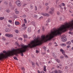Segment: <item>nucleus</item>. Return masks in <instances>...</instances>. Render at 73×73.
<instances>
[{"mask_svg":"<svg viewBox=\"0 0 73 73\" xmlns=\"http://www.w3.org/2000/svg\"><path fill=\"white\" fill-rule=\"evenodd\" d=\"M36 52L37 53H38V50H36Z\"/></svg>","mask_w":73,"mask_h":73,"instance_id":"obj_53","label":"nucleus"},{"mask_svg":"<svg viewBox=\"0 0 73 73\" xmlns=\"http://www.w3.org/2000/svg\"><path fill=\"white\" fill-rule=\"evenodd\" d=\"M23 36L25 38H27L28 37V36H27V35H23Z\"/></svg>","mask_w":73,"mask_h":73,"instance_id":"obj_18","label":"nucleus"},{"mask_svg":"<svg viewBox=\"0 0 73 73\" xmlns=\"http://www.w3.org/2000/svg\"><path fill=\"white\" fill-rule=\"evenodd\" d=\"M60 51L61 52H62V53L63 54V55H64V57H66V58H68V56L65 54V51H64V50L62 49H61L60 50Z\"/></svg>","mask_w":73,"mask_h":73,"instance_id":"obj_4","label":"nucleus"},{"mask_svg":"<svg viewBox=\"0 0 73 73\" xmlns=\"http://www.w3.org/2000/svg\"><path fill=\"white\" fill-rule=\"evenodd\" d=\"M69 34H71V35H73V33H72L71 32H69Z\"/></svg>","mask_w":73,"mask_h":73,"instance_id":"obj_43","label":"nucleus"},{"mask_svg":"<svg viewBox=\"0 0 73 73\" xmlns=\"http://www.w3.org/2000/svg\"><path fill=\"white\" fill-rule=\"evenodd\" d=\"M47 52H49V50H47Z\"/></svg>","mask_w":73,"mask_h":73,"instance_id":"obj_63","label":"nucleus"},{"mask_svg":"<svg viewBox=\"0 0 73 73\" xmlns=\"http://www.w3.org/2000/svg\"><path fill=\"white\" fill-rule=\"evenodd\" d=\"M57 14L58 15H60V12L58 11H57Z\"/></svg>","mask_w":73,"mask_h":73,"instance_id":"obj_39","label":"nucleus"},{"mask_svg":"<svg viewBox=\"0 0 73 73\" xmlns=\"http://www.w3.org/2000/svg\"><path fill=\"white\" fill-rule=\"evenodd\" d=\"M58 72L59 73H62V71H61L60 70H58Z\"/></svg>","mask_w":73,"mask_h":73,"instance_id":"obj_30","label":"nucleus"},{"mask_svg":"<svg viewBox=\"0 0 73 73\" xmlns=\"http://www.w3.org/2000/svg\"><path fill=\"white\" fill-rule=\"evenodd\" d=\"M8 22H9V23H12V21L9 20L8 21Z\"/></svg>","mask_w":73,"mask_h":73,"instance_id":"obj_37","label":"nucleus"},{"mask_svg":"<svg viewBox=\"0 0 73 73\" xmlns=\"http://www.w3.org/2000/svg\"><path fill=\"white\" fill-rule=\"evenodd\" d=\"M40 30H38V33H40Z\"/></svg>","mask_w":73,"mask_h":73,"instance_id":"obj_52","label":"nucleus"},{"mask_svg":"<svg viewBox=\"0 0 73 73\" xmlns=\"http://www.w3.org/2000/svg\"><path fill=\"white\" fill-rule=\"evenodd\" d=\"M10 51H11V50L7 52H6V51H3V53H5V54L3 53H1L0 54V60H3L4 58H7L8 57H9V56H7V57H6L8 55L7 53H9V52H10Z\"/></svg>","mask_w":73,"mask_h":73,"instance_id":"obj_2","label":"nucleus"},{"mask_svg":"<svg viewBox=\"0 0 73 73\" xmlns=\"http://www.w3.org/2000/svg\"><path fill=\"white\" fill-rule=\"evenodd\" d=\"M24 21L25 24H27V20H26V19H24Z\"/></svg>","mask_w":73,"mask_h":73,"instance_id":"obj_23","label":"nucleus"},{"mask_svg":"<svg viewBox=\"0 0 73 73\" xmlns=\"http://www.w3.org/2000/svg\"><path fill=\"white\" fill-rule=\"evenodd\" d=\"M54 71H53L52 72H51V73H54Z\"/></svg>","mask_w":73,"mask_h":73,"instance_id":"obj_64","label":"nucleus"},{"mask_svg":"<svg viewBox=\"0 0 73 73\" xmlns=\"http://www.w3.org/2000/svg\"><path fill=\"white\" fill-rule=\"evenodd\" d=\"M15 45H16L17 46H18V47H20V46L19 45V43H18L17 42H15Z\"/></svg>","mask_w":73,"mask_h":73,"instance_id":"obj_12","label":"nucleus"},{"mask_svg":"<svg viewBox=\"0 0 73 73\" xmlns=\"http://www.w3.org/2000/svg\"><path fill=\"white\" fill-rule=\"evenodd\" d=\"M62 6H65V5L64 3H62Z\"/></svg>","mask_w":73,"mask_h":73,"instance_id":"obj_42","label":"nucleus"},{"mask_svg":"<svg viewBox=\"0 0 73 73\" xmlns=\"http://www.w3.org/2000/svg\"><path fill=\"white\" fill-rule=\"evenodd\" d=\"M46 16H47V17L48 16H49V14L47 13L46 14Z\"/></svg>","mask_w":73,"mask_h":73,"instance_id":"obj_36","label":"nucleus"},{"mask_svg":"<svg viewBox=\"0 0 73 73\" xmlns=\"http://www.w3.org/2000/svg\"><path fill=\"white\" fill-rule=\"evenodd\" d=\"M3 1V0H0V3Z\"/></svg>","mask_w":73,"mask_h":73,"instance_id":"obj_59","label":"nucleus"},{"mask_svg":"<svg viewBox=\"0 0 73 73\" xmlns=\"http://www.w3.org/2000/svg\"><path fill=\"white\" fill-rule=\"evenodd\" d=\"M53 56H54V58H56V56H55V55H54Z\"/></svg>","mask_w":73,"mask_h":73,"instance_id":"obj_55","label":"nucleus"},{"mask_svg":"<svg viewBox=\"0 0 73 73\" xmlns=\"http://www.w3.org/2000/svg\"><path fill=\"white\" fill-rule=\"evenodd\" d=\"M2 40H3V41H5V38H4V37H3L2 38Z\"/></svg>","mask_w":73,"mask_h":73,"instance_id":"obj_41","label":"nucleus"},{"mask_svg":"<svg viewBox=\"0 0 73 73\" xmlns=\"http://www.w3.org/2000/svg\"><path fill=\"white\" fill-rule=\"evenodd\" d=\"M6 12H7V13H9V12H10V11H9V10L8 9L6 10Z\"/></svg>","mask_w":73,"mask_h":73,"instance_id":"obj_25","label":"nucleus"},{"mask_svg":"<svg viewBox=\"0 0 73 73\" xmlns=\"http://www.w3.org/2000/svg\"><path fill=\"white\" fill-rule=\"evenodd\" d=\"M50 10L51 11H54V8L53 7H52L50 9Z\"/></svg>","mask_w":73,"mask_h":73,"instance_id":"obj_11","label":"nucleus"},{"mask_svg":"<svg viewBox=\"0 0 73 73\" xmlns=\"http://www.w3.org/2000/svg\"><path fill=\"white\" fill-rule=\"evenodd\" d=\"M44 70L45 72H46V66H44Z\"/></svg>","mask_w":73,"mask_h":73,"instance_id":"obj_14","label":"nucleus"},{"mask_svg":"<svg viewBox=\"0 0 73 73\" xmlns=\"http://www.w3.org/2000/svg\"><path fill=\"white\" fill-rule=\"evenodd\" d=\"M62 17H60V18L59 20H60V21H62Z\"/></svg>","mask_w":73,"mask_h":73,"instance_id":"obj_40","label":"nucleus"},{"mask_svg":"<svg viewBox=\"0 0 73 73\" xmlns=\"http://www.w3.org/2000/svg\"><path fill=\"white\" fill-rule=\"evenodd\" d=\"M70 46L69 45H68L67 46V48H70Z\"/></svg>","mask_w":73,"mask_h":73,"instance_id":"obj_44","label":"nucleus"},{"mask_svg":"<svg viewBox=\"0 0 73 73\" xmlns=\"http://www.w3.org/2000/svg\"><path fill=\"white\" fill-rule=\"evenodd\" d=\"M38 73H42L41 71V72H40V71H39V70H38Z\"/></svg>","mask_w":73,"mask_h":73,"instance_id":"obj_48","label":"nucleus"},{"mask_svg":"<svg viewBox=\"0 0 73 73\" xmlns=\"http://www.w3.org/2000/svg\"><path fill=\"white\" fill-rule=\"evenodd\" d=\"M71 42H72L73 43V39L72 40H71Z\"/></svg>","mask_w":73,"mask_h":73,"instance_id":"obj_56","label":"nucleus"},{"mask_svg":"<svg viewBox=\"0 0 73 73\" xmlns=\"http://www.w3.org/2000/svg\"><path fill=\"white\" fill-rule=\"evenodd\" d=\"M36 37V35H34V37H33V38H34V39H35V37Z\"/></svg>","mask_w":73,"mask_h":73,"instance_id":"obj_50","label":"nucleus"},{"mask_svg":"<svg viewBox=\"0 0 73 73\" xmlns=\"http://www.w3.org/2000/svg\"><path fill=\"white\" fill-rule=\"evenodd\" d=\"M59 7H61V5H59Z\"/></svg>","mask_w":73,"mask_h":73,"instance_id":"obj_61","label":"nucleus"},{"mask_svg":"<svg viewBox=\"0 0 73 73\" xmlns=\"http://www.w3.org/2000/svg\"><path fill=\"white\" fill-rule=\"evenodd\" d=\"M55 73H58V71L57 70H55L54 71Z\"/></svg>","mask_w":73,"mask_h":73,"instance_id":"obj_35","label":"nucleus"},{"mask_svg":"<svg viewBox=\"0 0 73 73\" xmlns=\"http://www.w3.org/2000/svg\"><path fill=\"white\" fill-rule=\"evenodd\" d=\"M41 72H42V73H45V72H44L43 71H41Z\"/></svg>","mask_w":73,"mask_h":73,"instance_id":"obj_57","label":"nucleus"},{"mask_svg":"<svg viewBox=\"0 0 73 73\" xmlns=\"http://www.w3.org/2000/svg\"><path fill=\"white\" fill-rule=\"evenodd\" d=\"M67 68H68V67H67V66H66L65 67V69H67Z\"/></svg>","mask_w":73,"mask_h":73,"instance_id":"obj_54","label":"nucleus"},{"mask_svg":"<svg viewBox=\"0 0 73 73\" xmlns=\"http://www.w3.org/2000/svg\"><path fill=\"white\" fill-rule=\"evenodd\" d=\"M15 24L17 25H19V24H20V23L19 22L16 21L15 22Z\"/></svg>","mask_w":73,"mask_h":73,"instance_id":"obj_10","label":"nucleus"},{"mask_svg":"<svg viewBox=\"0 0 73 73\" xmlns=\"http://www.w3.org/2000/svg\"><path fill=\"white\" fill-rule=\"evenodd\" d=\"M19 40H21V41H22L23 40V38H19Z\"/></svg>","mask_w":73,"mask_h":73,"instance_id":"obj_47","label":"nucleus"},{"mask_svg":"<svg viewBox=\"0 0 73 73\" xmlns=\"http://www.w3.org/2000/svg\"><path fill=\"white\" fill-rule=\"evenodd\" d=\"M41 14L42 15L44 16H46V14H44V13H41Z\"/></svg>","mask_w":73,"mask_h":73,"instance_id":"obj_17","label":"nucleus"},{"mask_svg":"<svg viewBox=\"0 0 73 73\" xmlns=\"http://www.w3.org/2000/svg\"><path fill=\"white\" fill-rule=\"evenodd\" d=\"M32 65H33V66H35V63L34 62H32Z\"/></svg>","mask_w":73,"mask_h":73,"instance_id":"obj_22","label":"nucleus"},{"mask_svg":"<svg viewBox=\"0 0 73 73\" xmlns=\"http://www.w3.org/2000/svg\"><path fill=\"white\" fill-rule=\"evenodd\" d=\"M23 17H26V15H23Z\"/></svg>","mask_w":73,"mask_h":73,"instance_id":"obj_46","label":"nucleus"},{"mask_svg":"<svg viewBox=\"0 0 73 73\" xmlns=\"http://www.w3.org/2000/svg\"><path fill=\"white\" fill-rule=\"evenodd\" d=\"M57 68H60V66H57Z\"/></svg>","mask_w":73,"mask_h":73,"instance_id":"obj_58","label":"nucleus"},{"mask_svg":"<svg viewBox=\"0 0 73 73\" xmlns=\"http://www.w3.org/2000/svg\"><path fill=\"white\" fill-rule=\"evenodd\" d=\"M54 13V11H52L51 10L48 12V13H49V14H50V15H52L53 14V13Z\"/></svg>","mask_w":73,"mask_h":73,"instance_id":"obj_8","label":"nucleus"},{"mask_svg":"<svg viewBox=\"0 0 73 73\" xmlns=\"http://www.w3.org/2000/svg\"><path fill=\"white\" fill-rule=\"evenodd\" d=\"M4 17H0V20H4Z\"/></svg>","mask_w":73,"mask_h":73,"instance_id":"obj_20","label":"nucleus"},{"mask_svg":"<svg viewBox=\"0 0 73 73\" xmlns=\"http://www.w3.org/2000/svg\"><path fill=\"white\" fill-rule=\"evenodd\" d=\"M7 26L9 27V28H10L11 27V26L10 25H8Z\"/></svg>","mask_w":73,"mask_h":73,"instance_id":"obj_45","label":"nucleus"},{"mask_svg":"<svg viewBox=\"0 0 73 73\" xmlns=\"http://www.w3.org/2000/svg\"><path fill=\"white\" fill-rule=\"evenodd\" d=\"M49 8V7L47 6L46 7V10H48Z\"/></svg>","mask_w":73,"mask_h":73,"instance_id":"obj_27","label":"nucleus"},{"mask_svg":"<svg viewBox=\"0 0 73 73\" xmlns=\"http://www.w3.org/2000/svg\"><path fill=\"white\" fill-rule=\"evenodd\" d=\"M5 36H6V37H12L13 36V35L12 34H6L5 35Z\"/></svg>","mask_w":73,"mask_h":73,"instance_id":"obj_6","label":"nucleus"},{"mask_svg":"<svg viewBox=\"0 0 73 73\" xmlns=\"http://www.w3.org/2000/svg\"><path fill=\"white\" fill-rule=\"evenodd\" d=\"M56 61H57V62L58 63L60 62V60L59 59H56Z\"/></svg>","mask_w":73,"mask_h":73,"instance_id":"obj_15","label":"nucleus"},{"mask_svg":"<svg viewBox=\"0 0 73 73\" xmlns=\"http://www.w3.org/2000/svg\"><path fill=\"white\" fill-rule=\"evenodd\" d=\"M46 42V37L44 35H42L40 39L38 38H36V40H33L30 43L28 44V45L21 44V48L17 49H13L12 50L9 51L8 53H7V55L6 56V57H7L8 56H14V54H17L20 53H21V56H24L23 53L28 50V48L29 47L30 48H35L37 46L41 45L42 42Z\"/></svg>","mask_w":73,"mask_h":73,"instance_id":"obj_1","label":"nucleus"},{"mask_svg":"<svg viewBox=\"0 0 73 73\" xmlns=\"http://www.w3.org/2000/svg\"><path fill=\"white\" fill-rule=\"evenodd\" d=\"M5 31L6 32H9V29H6Z\"/></svg>","mask_w":73,"mask_h":73,"instance_id":"obj_19","label":"nucleus"},{"mask_svg":"<svg viewBox=\"0 0 73 73\" xmlns=\"http://www.w3.org/2000/svg\"><path fill=\"white\" fill-rule=\"evenodd\" d=\"M62 41L65 42L67 40L66 38V36L65 35H63L62 36Z\"/></svg>","mask_w":73,"mask_h":73,"instance_id":"obj_3","label":"nucleus"},{"mask_svg":"<svg viewBox=\"0 0 73 73\" xmlns=\"http://www.w3.org/2000/svg\"><path fill=\"white\" fill-rule=\"evenodd\" d=\"M28 32H31V28H28Z\"/></svg>","mask_w":73,"mask_h":73,"instance_id":"obj_13","label":"nucleus"},{"mask_svg":"<svg viewBox=\"0 0 73 73\" xmlns=\"http://www.w3.org/2000/svg\"><path fill=\"white\" fill-rule=\"evenodd\" d=\"M64 58V57L63 56H60V58H61V59H63Z\"/></svg>","mask_w":73,"mask_h":73,"instance_id":"obj_26","label":"nucleus"},{"mask_svg":"<svg viewBox=\"0 0 73 73\" xmlns=\"http://www.w3.org/2000/svg\"><path fill=\"white\" fill-rule=\"evenodd\" d=\"M14 59H15V60H17V58L16 57H14Z\"/></svg>","mask_w":73,"mask_h":73,"instance_id":"obj_38","label":"nucleus"},{"mask_svg":"<svg viewBox=\"0 0 73 73\" xmlns=\"http://www.w3.org/2000/svg\"><path fill=\"white\" fill-rule=\"evenodd\" d=\"M36 64L37 65V66H39V65L38 64V63L36 62Z\"/></svg>","mask_w":73,"mask_h":73,"instance_id":"obj_49","label":"nucleus"},{"mask_svg":"<svg viewBox=\"0 0 73 73\" xmlns=\"http://www.w3.org/2000/svg\"><path fill=\"white\" fill-rule=\"evenodd\" d=\"M50 19H49L46 22H47V23H49V22H50Z\"/></svg>","mask_w":73,"mask_h":73,"instance_id":"obj_24","label":"nucleus"},{"mask_svg":"<svg viewBox=\"0 0 73 73\" xmlns=\"http://www.w3.org/2000/svg\"><path fill=\"white\" fill-rule=\"evenodd\" d=\"M4 4H5V5H7L8 3V2H7L5 1L4 2Z\"/></svg>","mask_w":73,"mask_h":73,"instance_id":"obj_33","label":"nucleus"},{"mask_svg":"<svg viewBox=\"0 0 73 73\" xmlns=\"http://www.w3.org/2000/svg\"><path fill=\"white\" fill-rule=\"evenodd\" d=\"M9 6H10V7H12V3H10L9 4Z\"/></svg>","mask_w":73,"mask_h":73,"instance_id":"obj_34","label":"nucleus"},{"mask_svg":"<svg viewBox=\"0 0 73 73\" xmlns=\"http://www.w3.org/2000/svg\"><path fill=\"white\" fill-rule=\"evenodd\" d=\"M21 69L22 70H23V71H24V70H25V69L24 67H22L21 68Z\"/></svg>","mask_w":73,"mask_h":73,"instance_id":"obj_28","label":"nucleus"},{"mask_svg":"<svg viewBox=\"0 0 73 73\" xmlns=\"http://www.w3.org/2000/svg\"><path fill=\"white\" fill-rule=\"evenodd\" d=\"M15 33H19V31L18 30H15Z\"/></svg>","mask_w":73,"mask_h":73,"instance_id":"obj_16","label":"nucleus"},{"mask_svg":"<svg viewBox=\"0 0 73 73\" xmlns=\"http://www.w3.org/2000/svg\"><path fill=\"white\" fill-rule=\"evenodd\" d=\"M64 8L65 10L66 9V7H64Z\"/></svg>","mask_w":73,"mask_h":73,"instance_id":"obj_51","label":"nucleus"},{"mask_svg":"<svg viewBox=\"0 0 73 73\" xmlns=\"http://www.w3.org/2000/svg\"><path fill=\"white\" fill-rule=\"evenodd\" d=\"M15 11L16 14H19V12L18 11V9H15Z\"/></svg>","mask_w":73,"mask_h":73,"instance_id":"obj_7","label":"nucleus"},{"mask_svg":"<svg viewBox=\"0 0 73 73\" xmlns=\"http://www.w3.org/2000/svg\"><path fill=\"white\" fill-rule=\"evenodd\" d=\"M22 27H24L25 26V24H24L23 25H21Z\"/></svg>","mask_w":73,"mask_h":73,"instance_id":"obj_29","label":"nucleus"},{"mask_svg":"<svg viewBox=\"0 0 73 73\" xmlns=\"http://www.w3.org/2000/svg\"><path fill=\"white\" fill-rule=\"evenodd\" d=\"M66 44L68 45H70V44H71V42L70 41L66 43Z\"/></svg>","mask_w":73,"mask_h":73,"instance_id":"obj_21","label":"nucleus"},{"mask_svg":"<svg viewBox=\"0 0 73 73\" xmlns=\"http://www.w3.org/2000/svg\"><path fill=\"white\" fill-rule=\"evenodd\" d=\"M62 46H65L66 45L65 44L62 43L60 44Z\"/></svg>","mask_w":73,"mask_h":73,"instance_id":"obj_9","label":"nucleus"},{"mask_svg":"<svg viewBox=\"0 0 73 73\" xmlns=\"http://www.w3.org/2000/svg\"><path fill=\"white\" fill-rule=\"evenodd\" d=\"M35 11H37V6H35Z\"/></svg>","mask_w":73,"mask_h":73,"instance_id":"obj_32","label":"nucleus"},{"mask_svg":"<svg viewBox=\"0 0 73 73\" xmlns=\"http://www.w3.org/2000/svg\"><path fill=\"white\" fill-rule=\"evenodd\" d=\"M27 5V4H24L23 6H25V5Z\"/></svg>","mask_w":73,"mask_h":73,"instance_id":"obj_60","label":"nucleus"},{"mask_svg":"<svg viewBox=\"0 0 73 73\" xmlns=\"http://www.w3.org/2000/svg\"><path fill=\"white\" fill-rule=\"evenodd\" d=\"M48 5V3H46V5Z\"/></svg>","mask_w":73,"mask_h":73,"instance_id":"obj_62","label":"nucleus"},{"mask_svg":"<svg viewBox=\"0 0 73 73\" xmlns=\"http://www.w3.org/2000/svg\"><path fill=\"white\" fill-rule=\"evenodd\" d=\"M30 7H31V9H33V6H32V5H30Z\"/></svg>","mask_w":73,"mask_h":73,"instance_id":"obj_31","label":"nucleus"},{"mask_svg":"<svg viewBox=\"0 0 73 73\" xmlns=\"http://www.w3.org/2000/svg\"><path fill=\"white\" fill-rule=\"evenodd\" d=\"M16 4L18 7H20L21 5V4L20 1H16Z\"/></svg>","mask_w":73,"mask_h":73,"instance_id":"obj_5","label":"nucleus"}]
</instances>
